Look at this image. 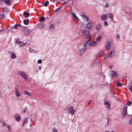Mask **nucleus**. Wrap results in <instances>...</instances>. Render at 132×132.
Segmentation results:
<instances>
[{
	"label": "nucleus",
	"instance_id": "6",
	"mask_svg": "<svg viewBox=\"0 0 132 132\" xmlns=\"http://www.w3.org/2000/svg\"><path fill=\"white\" fill-rule=\"evenodd\" d=\"M74 111H74H73V107L71 106L69 108L68 111V112L70 113L72 115H73L74 112Z\"/></svg>",
	"mask_w": 132,
	"mask_h": 132
},
{
	"label": "nucleus",
	"instance_id": "48",
	"mask_svg": "<svg viewBox=\"0 0 132 132\" xmlns=\"http://www.w3.org/2000/svg\"><path fill=\"white\" fill-rule=\"evenodd\" d=\"M18 26V27H21L22 28H24L25 29H26V27L23 26H22V25H21L20 24V26Z\"/></svg>",
	"mask_w": 132,
	"mask_h": 132
},
{
	"label": "nucleus",
	"instance_id": "58",
	"mask_svg": "<svg viewBox=\"0 0 132 132\" xmlns=\"http://www.w3.org/2000/svg\"><path fill=\"white\" fill-rule=\"evenodd\" d=\"M5 125H6V124L5 123H3V126H5Z\"/></svg>",
	"mask_w": 132,
	"mask_h": 132
},
{
	"label": "nucleus",
	"instance_id": "56",
	"mask_svg": "<svg viewBox=\"0 0 132 132\" xmlns=\"http://www.w3.org/2000/svg\"><path fill=\"white\" fill-rule=\"evenodd\" d=\"M38 69L39 70H40L41 69H42V68L40 66H39V68H38Z\"/></svg>",
	"mask_w": 132,
	"mask_h": 132
},
{
	"label": "nucleus",
	"instance_id": "41",
	"mask_svg": "<svg viewBox=\"0 0 132 132\" xmlns=\"http://www.w3.org/2000/svg\"><path fill=\"white\" fill-rule=\"evenodd\" d=\"M7 127L8 128V130L9 131H10V125H6Z\"/></svg>",
	"mask_w": 132,
	"mask_h": 132
},
{
	"label": "nucleus",
	"instance_id": "12",
	"mask_svg": "<svg viewBox=\"0 0 132 132\" xmlns=\"http://www.w3.org/2000/svg\"><path fill=\"white\" fill-rule=\"evenodd\" d=\"M45 26V24L43 23H40L38 26L39 28L40 29H41L44 28Z\"/></svg>",
	"mask_w": 132,
	"mask_h": 132
},
{
	"label": "nucleus",
	"instance_id": "2",
	"mask_svg": "<svg viewBox=\"0 0 132 132\" xmlns=\"http://www.w3.org/2000/svg\"><path fill=\"white\" fill-rule=\"evenodd\" d=\"M19 74L21 76L22 78H24L25 80H27L28 78L27 75L23 71H20L19 72Z\"/></svg>",
	"mask_w": 132,
	"mask_h": 132
},
{
	"label": "nucleus",
	"instance_id": "10",
	"mask_svg": "<svg viewBox=\"0 0 132 132\" xmlns=\"http://www.w3.org/2000/svg\"><path fill=\"white\" fill-rule=\"evenodd\" d=\"M115 52L114 51H111L110 52L109 57H112L115 55Z\"/></svg>",
	"mask_w": 132,
	"mask_h": 132
},
{
	"label": "nucleus",
	"instance_id": "18",
	"mask_svg": "<svg viewBox=\"0 0 132 132\" xmlns=\"http://www.w3.org/2000/svg\"><path fill=\"white\" fill-rule=\"evenodd\" d=\"M90 42H91L90 41V40H87L86 41L85 44L83 45V47H86L89 44Z\"/></svg>",
	"mask_w": 132,
	"mask_h": 132
},
{
	"label": "nucleus",
	"instance_id": "61",
	"mask_svg": "<svg viewBox=\"0 0 132 132\" xmlns=\"http://www.w3.org/2000/svg\"><path fill=\"white\" fill-rule=\"evenodd\" d=\"M8 52H9V53H12V52H10L8 51Z\"/></svg>",
	"mask_w": 132,
	"mask_h": 132
},
{
	"label": "nucleus",
	"instance_id": "45",
	"mask_svg": "<svg viewBox=\"0 0 132 132\" xmlns=\"http://www.w3.org/2000/svg\"><path fill=\"white\" fill-rule=\"evenodd\" d=\"M14 28L13 27H11V31L13 32H16V31H14Z\"/></svg>",
	"mask_w": 132,
	"mask_h": 132
},
{
	"label": "nucleus",
	"instance_id": "36",
	"mask_svg": "<svg viewBox=\"0 0 132 132\" xmlns=\"http://www.w3.org/2000/svg\"><path fill=\"white\" fill-rule=\"evenodd\" d=\"M104 104L105 105H110V102L109 101H105L104 103Z\"/></svg>",
	"mask_w": 132,
	"mask_h": 132
},
{
	"label": "nucleus",
	"instance_id": "43",
	"mask_svg": "<svg viewBox=\"0 0 132 132\" xmlns=\"http://www.w3.org/2000/svg\"><path fill=\"white\" fill-rule=\"evenodd\" d=\"M104 25L106 26H108V23L106 21H105L104 22Z\"/></svg>",
	"mask_w": 132,
	"mask_h": 132
},
{
	"label": "nucleus",
	"instance_id": "40",
	"mask_svg": "<svg viewBox=\"0 0 132 132\" xmlns=\"http://www.w3.org/2000/svg\"><path fill=\"white\" fill-rule=\"evenodd\" d=\"M53 132H57V129L56 128L54 127L53 128Z\"/></svg>",
	"mask_w": 132,
	"mask_h": 132
},
{
	"label": "nucleus",
	"instance_id": "54",
	"mask_svg": "<svg viewBox=\"0 0 132 132\" xmlns=\"http://www.w3.org/2000/svg\"><path fill=\"white\" fill-rule=\"evenodd\" d=\"M109 14L108 13V14H106L104 15H105L106 16V17L107 18Z\"/></svg>",
	"mask_w": 132,
	"mask_h": 132
},
{
	"label": "nucleus",
	"instance_id": "25",
	"mask_svg": "<svg viewBox=\"0 0 132 132\" xmlns=\"http://www.w3.org/2000/svg\"><path fill=\"white\" fill-rule=\"evenodd\" d=\"M109 17L111 20H113V16L112 13H109Z\"/></svg>",
	"mask_w": 132,
	"mask_h": 132
},
{
	"label": "nucleus",
	"instance_id": "26",
	"mask_svg": "<svg viewBox=\"0 0 132 132\" xmlns=\"http://www.w3.org/2000/svg\"><path fill=\"white\" fill-rule=\"evenodd\" d=\"M102 38V37L101 36H98L97 38L96 39V41L97 42L100 41L101 40V39Z\"/></svg>",
	"mask_w": 132,
	"mask_h": 132
},
{
	"label": "nucleus",
	"instance_id": "31",
	"mask_svg": "<svg viewBox=\"0 0 132 132\" xmlns=\"http://www.w3.org/2000/svg\"><path fill=\"white\" fill-rule=\"evenodd\" d=\"M5 16V14H0V18L3 19Z\"/></svg>",
	"mask_w": 132,
	"mask_h": 132
},
{
	"label": "nucleus",
	"instance_id": "20",
	"mask_svg": "<svg viewBox=\"0 0 132 132\" xmlns=\"http://www.w3.org/2000/svg\"><path fill=\"white\" fill-rule=\"evenodd\" d=\"M29 13H27L26 12H24L23 13V15H25L24 17L27 18L29 16Z\"/></svg>",
	"mask_w": 132,
	"mask_h": 132
},
{
	"label": "nucleus",
	"instance_id": "53",
	"mask_svg": "<svg viewBox=\"0 0 132 132\" xmlns=\"http://www.w3.org/2000/svg\"><path fill=\"white\" fill-rule=\"evenodd\" d=\"M130 90L132 92V86H130Z\"/></svg>",
	"mask_w": 132,
	"mask_h": 132
},
{
	"label": "nucleus",
	"instance_id": "64",
	"mask_svg": "<svg viewBox=\"0 0 132 132\" xmlns=\"http://www.w3.org/2000/svg\"><path fill=\"white\" fill-rule=\"evenodd\" d=\"M111 132H114L113 131H112Z\"/></svg>",
	"mask_w": 132,
	"mask_h": 132
},
{
	"label": "nucleus",
	"instance_id": "50",
	"mask_svg": "<svg viewBox=\"0 0 132 132\" xmlns=\"http://www.w3.org/2000/svg\"><path fill=\"white\" fill-rule=\"evenodd\" d=\"M117 38L118 39H120V36L119 35H117Z\"/></svg>",
	"mask_w": 132,
	"mask_h": 132
},
{
	"label": "nucleus",
	"instance_id": "28",
	"mask_svg": "<svg viewBox=\"0 0 132 132\" xmlns=\"http://www.w3.org/2000/svg\"><path fill=\"white\" fill-rule=\"evenodd\" d=\"M18 26H20V24H16L14 25V27H13L14 28H15V29L16 30L18 29Z\"/></svg>",
	"mask_w": 132,
	"mask_h": 132
},
{
	"label": "nucleus",
	"instance_id": "44",
	"mask_svg": "<svg viewBox=\"0 0 132 132\" xmlns=\"http://www.w3.org/2000/svg\"><path fill=\"white\" fill-rule=\"evenodd\" d=\"M129 123L130 125H132V118L129 121Z\"/></svg>",
	"mask_w": 132,
	"mask_h": 132
},
{
	"label": "nucleus",
	"instance_id": "63",
	"mask_svg": "<svg viewBox=\"0 0 132 132\" xmlns=\"http://www.w3.org/2000/svg\"><path fill=\"white\" fill-rule=\"evenodd\" d=\"M30 48L29 49V51L30 52Z\"/></svg>",
	"mask_w": 132,
	"mask_h": 132
},
{
	"label": "nucleus",
	"instance_id": "51",
	"mask_svg": "<svg viewBox=\"0 0 132 132\" xmlns=\"http://www.w3.org/2000/svg\"><path fill=\"white\" fill-rule=\"evenodd\" d=\"M110 120V118H108V121L107 123V125H108L109 123V121Z\"/></svg>",
	"mask_w": 132,
	"mask_h": 132
},
{
	"label": "nucleus",
	"instance_id": "13",
	"mask_svg": "<svg viewBox=\"0 0 132 132\" xmlns=\"http://www.w3.org/2000/svg\"><path fill=\"white\" fill-rule=\"evenodd\" d=\"M15 94L16 96L19 97L20 95L17 88H15Z\"/></svg>",
	"mask_w": 132,
	"mask_h": 132
},
{
	"label": "nucleus",
	"instance_id": "22",
	"mask_svg": "<svg viewBox=\"0 0 132 132\" xmlns=\"http://www.w3.org/2000/svg\"><path fill=\"white\" fill-rule=\"evenodd\" d=\"M23 22L24 24L26 25H28V23L29 22V20H24Z\"/></svg>",
	"mask_w": 132,
	"mask_h": 132
},
{
	"label": "nucleus",
	"instance_id": "5",
	"mask_svg": "<svg viewBox=\"0 0 132 132\" xmlns=\"http://www.w3.org/2000/svg\"><path fill=\"white\" fill-rule=\"evenodd\" d=\"M15 43H17L19 44V46H23L24 45H26V44L25 43H23L22 42H21L20 41L18 40H16L15 41Z\"/></svg>",
	"mask_w": 132,
	"mask_h": 132
},
{
	"label": "nucleus",
	"instance_id": "19",
	"mask_svg": "<svg viewBox=\"0 0 132 132\" xmlns=\"http://www.w3.org/2000/svg\"><path fill=\"white\" fill-rule=\"evenodd\" d=\"M28 118H25L23 121V122L22 125V127H23V125L24 124L28 122L27 120Z\"/></svg>",
	"mask_w": 132,
	"mask_h": 132
},
{
	"label": "nucleus",
	"instance_id": "47",
	"mask_svg": "<svg viewBox=\"0 0 132 132\" xmlns=\"http://www.w3.org/2000/svg\"><path fill=\"white\" fill-rule=\"evenodd\" d=\"M42 60L41 59H39L38 61V63H40L42 62Z\"/></svg>",
	"mask_w": 132,
	"mask_h": 132
},
{
	"label": "nucleus",
	"instance_id": "33",
	"mask_svg": "<svg viewBox=\"0 0 132 132\" xmlns=\"http://www.w3.org/2000/svg\"><path fill=\"white\" fill-rule=\"evenodd\" d=\"M117 86L119 87H121L122 86V84L119 82H117Z\"/></svg>",
	"mask_w": 132,
	"mask_h": 132
},
{
	"label": "nucleus",
	"instance_id": "42",
	"mask_svg": "<svg viewBox=\"0 0 132 132\" xmlns=\"http://www.w3.org/2000/svg\"><path fill=\"white\" fill-rule=\"evenodd\" d=\"M28 93V92L26 90H24L23 91V93L24 94H27Z\"/></svg>",
	"mask_w": 132,
	"mask_h": 132
},
{
	"label": "nucleus",
	"instance_id": "52",
	"mask_svg": "<svg viewBox=\"0 0 132 132\" xmlns=\"http://www.w3.org/2000/svg\"><path fill=\"white\" fill-rule=\"evenodd\" d=\"M67 3V1H65L64 2V3L63 4V5H65V4H66Z\"/></svg>",
	"mask_w": 132,
	"mask_h": 132
},
{
	"label": "nucleus",
	"instance_id": "7",
	"mask_svg": "<svg viewBox=\"0 0 132 132\" xmlns=\"http://www.w3.org/2000/svg\"><path fill=\"white\" fill-rule=\"evenodd\" d=\"M87 47H84L80 49L79 52L81 54H83L86 51L87 49Z\"/></svg>",
	"mask_w": 132,
	"mask_h": 132
},
{
	"label": "nucleus",
	"instance_id": "59",
	"mask_svg": "<svg viewBox=\"0 0 132 132\" xmlns=\"http://www.w3.org/2000/svg\"><path fill=\"white\" fill-rule=\"evenodd\" d=\"M105 132H110V131H108V130H106Z\"/></svg>",
	"mask_w": 132,
	"mask_h": 132
},
{
	"label": "nucleus",
	"instance_id": "49",
	"mask_svg": "<svg viewBox=\"0 0 132 132\" xmlns=\"http://www.w3.org/2000/svg\"><path fill=\"white\" fill-rule=\"evenodd\" d=\"M107 108L108 109H110L111 108V105H108V106L107 107Z\"/></svg>",
	"mask_w": 132,
	"mask_h": 132
},
{
	"label": "nucleus",
	"instance_id": "21",
	"mask_svg": "<svg viewBox=\"0 0 132 132\" xmlns=\"http://www.w3.org/2000/svg\"><path fill=\"white\" fill-rule=\"evenodd\" d=\"M102 20H106L107 18L105 15H103L102 16Z\"/></svg>",
	"mask_w": 132,
	"mask_h": 132
},
{
	"label": "nucleus",
	"instance_id": "24",
	"mask_svg": "<svg viewBox=\"0 0 132 132\" xmlns=\"http://www.w3.org/2000/svg\"><path fill=\"white\" fill-rule=\"evenodd\" d=\"M103 51H102L99 52L98 54V56L99 57L103 55Z\"/></svg>",
	"mask_w": 132,
	"mask_h": 132
},
{
	"label": "nucleus",
	"instance_id": "9",
	"mask_svg": "<svg viewBox=\"0 0 132 132\" xmlns=\"http://www.w3.org/2000/svg\"><path fill=\"white\" fill-rule=\"evenodd\" d=\"M92 25V23L89 22L85 25V28L87 29H90L91 28Z\"/></svg>",
	"mask_w": 132,
	"mask_h": 132
},
{
	"label": "nucleus",
	"instance_id": "23",
	"mask_svg": "<svg viewBox=\"0 0 132 132\" xmlns=\"http://www.w3.org/2000/svg\"><path fill=\"white\" fill-rule=\"evenodd\" d=\"M11 57L12 59H15L16 58V56L15 54L13 53L11 55Z\"/></svg>",
	"mask_w": 132,
	"mask_h": 132
},
{
	"label": "nucleus",
	"instance_id": "3",
	"mask_svg": "<svg viewBox=\"0 0 132 132\" xmlns=\"http://www.w3.org/2000/svg\"><path fill=\"white\" fill-rule=\"evenodd\" d=\"M82 32L84 35L86 37H88V35L90 34L89 31L86 30H83Z\"/></svg>",
	"mask_w": 132,
	"mask_h": 132
},
{
	"label": "nucleus",
	"instance_id": "46",
	"mask_svg": "<svg viewBox=\"0 0 132 132\" xmlns=\"http://www.w3.org/2000/svg\"><path fill=\"white\" fill-rule=\"evenodd\" d=\"M109 6V5L108 4H105L104 5V7L105 8L108 7Z\"/></svg>",
	"mask_w": 132,
	"mask_h": 132
},
{
	"label": "nucleus",
	"instance_id": "35",
	"mask_svg": "<svg viewBox=\"0 0 132 132\" xmlns=\"http://www.w3.org/2000/svg\"><path fill=\"white\" fill-rule=\"evenodd\" d=\"M92 35H90V34L88 35V37H88L89 38V39L88 40H90V42H91V40H92Z\"/></svg>",
	"mask_w": 132,
	"mask_h": 132
},
{
	"label": "nucleus",
	"instance_id": "15",
	"mask_svg": "<svg viewBox=\"0 0 132 132\" xmlns=\"http://www.w3.org/2000/svg\"><path fill=\"white\" fill-rule=\"evenodd\" d=\"M97 45V42L95 41H93L92 42L90 43L89 46H96Z\"/></svg>",
	"mask_w": 132,
	"mask_h": 132
},
{
	"label": "nucleus",
	"instance_id": "27",
	"mask_svg": "<svg viewBox=\"0 0 132 132\" xmlns=\"http://www.w3.org/2000/svg\"><path fill=\"white\" fill-rule=\"evenodd\" d=\"M55 28V26L54 24H52L51 25V27L50 29H51L52 30H53Z\"/></svg>",
	"mask_w": 132,
	"mask_h": 132
},
{
	"label": "nucleus",
	"instance_id": "17",
	"mask_svg": "<svg viewBox=\"0 0 132 132\" xmlns=\"http://www.w3.org/2000/svg\"><path fill=\"white\" fill-rule=\"evenodd\" d=\"M4 2L8 6H10L11 4V2L10 0H5Z\"/></svg>",
	"mask_w": 132,
	"mask_h": 132
},
{
	"label": "nucleus",
	"instance_id": "34",
	"mask_svg": "<svg viewBox=\"0 0 132 132\" xmlns=\"http://www.w3.org/2000/svg\"><path fill=\"white\" fill-rule=\"evenodd\" d=\"M27 107H26L25 108H24L23 109V112L24 114L25 112L27 110Z\"/></svg>",
	"mask_w": 132,
	"mask_h": 132
},
{
	"label": "nucleus",
	"instance_id": "14",
	"mask_svg": "<svg viewBox=\"0 0 132 132\" xmlns=\"http://www.w3.org/2000/svg\"><path fill=\"white\" fill-rule=\"evenodd\" d=\"M26 29L24 28V29L23 30V31H24V34L26 36L30 34L29 31L27 29ZM27 29V28L26 29Z\"/></svg>",
	"mask_w": 132,
	"mask_h": 132
},
{
	"label": "nucleus",
	"instance_id": "29",
	"mask_svg": "<svg viewBox=\"0 0 132 132\" xmlns=\"http://www.w3.org/2000/svg\"><path fill=\"white\" fill-rule=\"evenodd\" d=\"M83 17L87 21L89 20V18L85 14H82Z\"/></svg>",
	"mask_w": 132,
	"mask_h": 132
},
{
	"label": "nucleus",
	"instance_id": "38",
	"mask_svg": "<svg viewBox=\"0 0 132 132\" xmlns=\"http://www.w3.org/2000/svg\"><path fill=\"white\" fill-rule=\"evenodd\" d=\"M131 104V102L130 101H129L128 102H127V105L129 106Z\"/></svg>",
	"mask_w": 132,
	"mask_h": 132
},
{
	"label": "nucleus",
	"instance_id": "30",
	"mask_svg": "<svg viewBox=\"0 0 132 132\" xmlns=\"http://www.w3.org/2000/svg\"><path fill=\"white\" fill-rule=\"evenodd\" d=\"M45 20V17L44 16H42L40 18V22H43Z\"/></svg>",
	"mask_w": 132,
	"mask_h": 132
},
{
	"label": "nucleus",
	"instance_id": "57",
	"mask_svg": "<svg viewBox=\"0 0 132 132\" xmlns=\"http://www.w3.org/2000/svg\"><path fill=\"white\" fill-rule=\"evenodd\" d=\"M118 100L120 102H121L122 101V100L120 99H119Z\"/></svg>",
	"mask_w": 132,
	"mask_h": 132
},
{
	"label": "nucleus",
	"instance_id": "8",
	"mask_svg": "<svg viewBox=\"0 0 132 132\" xmlns=\"http://www.w3.org/2000/svg\"><path fill=\"white\" fill-rule=\"evenodd\" d=\"M15 118L18 122H19L21 120L20 116L18 114H16L15 115Z\"/></svg>",
	"mask_w": 132,
	"mask_h": 132
},
{
	"label": "nucleus",
	"instance_id": "60",
	"mask_svg": "<svg viewBox=\"0 0 132 132\" xmlns=\"http://www.w3.org/2000/svg\"><path fill=\"white\" fill-rule=\"evenodd\" d=\"M90 102H91V101H90L88 103V104H89V105H90Z\"/></svg>",
	"mask_w": 132,
	"mask_h": 132
},
{
	"label": "nucleus",
	"instance_id": "11",
	"mask_svg": "<svg viewBox=\"0 0 132 132\" xmlns=\"http://www.w3.org/2000/svg\"><path fill=\"white\" fill-rule=\"evenodd\" d=\"M106 44L107 46L106 47V48L108 50H109L111 48V44L110 42L109 41H107L106 43Z\"/></svg>",
	"mask_w": 132,
	"mask_h": 132
},
{
	"label": "nucleus",
	"instance_id": "39",
	"mask_svg": "<svg viewBox=\"0 0 132 132\" xmlns=\"http://www.w3.org/2000/svg\"><path fill=\"white\" fill-rule=\"evenodd\" d=\"M61 7H60L59 8H58L56 10H55L54 11V13H56L60 9H61Z\"/></svg>",
	"mask_w": 132,
	"mask_h": 132
},
{
	"label": "nucleus",
	"instance_id": "62",
	"mask_svg": "<svg viewBox=\"0 0 132 132\" xmlns=\"http://www.w3.org/2000/svg\"><path fill=\"white\" fill-rule=\"evenodd\" d=\"M111 69H112V66H111L110 67Z\"/></svg>",
	"mask_w": 132,
	"mask_h": 132
},
{
	"label": "nucleus",
	"instance_id": "55",
	"mask_svg": "<svg viewBox=\"0 0 132 132\" xmlns=\"http://www.w3.org/2000/svg\"><path fill=\"white\" fill-rule=\"evenodd\" d=\"M27 94L29 96H31V94H30L29 92H28V93Z\"/></svg>",
	"mask_w": 132,
	"mask_h": 132
},
{
	"label": "nucleus",
	"instance_id": "16",
	"mask_svg": "<svg viewBox=\"0 0 132 132\" xmlns=\"http://www.w3.org/2000/svg\"><path fill=\"white\" fill-rule=\"evenodd\" d=\"M71 14L72 15H73V18H76L78 20V21H79V19L76 15V14L74 12H71Z\"/></svg>",
	"mask_w": 132,
	"mask_h": 132
},
{
	"label": "nucleus",
	"instance_id": "4",
	"mask_svg": "<svg viewBox=\"0 0 132 132\" xmlns=\"http://www.w3.org/2000/svg\"><path fill=\"white\" fill-rule=\"evenodd\" d=\"M111 76L112 77H115L118 75V73L114 71H111Z\"/></svg>",
	"mask_w": 132,
	"mask_h": 132
},
{
	"label": "nucleus",
	"instance_id": "32",
	"mask_svg": "<svg viewBox=\"0 0 132 132\" xmlns=\"http://www.w3.org/2000/svg\"><path fill=\"white\" fill-rule=\"evenodd\" d=\"M101 28V24H99L96 26V28L97 30H99Z\"/></svg>",
	"mask_w": 132,
	"mask_h": 132
},
{
	"label": "nucleus",
	"instance_id": "37",
	"mask_svg": "<svg viewBox=\"0 0 132 132\" xmlns=\"http://www.w3.org/2000/svg\"><path fill=\"white\" fill-rule=\"evenodd\" d=\"M49 4V2L48 1H47L44 4V5L46 6L47 7L48 6V4Z\"/></svg>",
	"mask_w": 132,
	"mask_h": 132
},
{
	"label": "nucleus",
	"instance_id": "1",
	"mask_svg": "<svg viewBox=\"0 0 132 132\" xmlns=\"http://www.w3.org/2000/svg\"><path fill=\"white\" fill-rule=\"evenodd\" d=\"M127 108L128 107L127 105H126L122 109V111L123 112L122 115L124 117H125L126 115L127 114Z\"/></svg>",
	"mask_w": 132,
	"mask_h": 132
}]
</instances>
